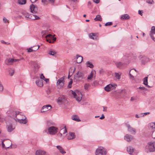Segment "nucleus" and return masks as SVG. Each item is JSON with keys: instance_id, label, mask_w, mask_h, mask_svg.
I'll use <instances>...</instances> for the list:
<instances>
[{"instance_id": "obj_1", "label": "nucleus", "mask_w": 155, "mask_h": 155, "mask_svg": "<svg viewBox=\"0 0 155 155\" xmlns=\"http://www.w3.org/2000/svg\"><path fill=\"white\" fill-rule=\"evenodd\" d=\"M8 114H10L11 116L15 120L20 123L25 124L27 122V120L25 116L23 115L22 113L19 111H16L11 110L8 111Z\"/></svg>"}, {"instance_id": "obj_2", "label": "nucleus", "mask_w": 155, "mask_h": 155, "mask_svg": "<svg viewBox=\"0 0 155 155\" xmlns=\"http://www.w3.org/2000/svg\"><path fill=\"white\" fill-rule=\"evenodd\" d=\"M71 91L74 97L75 98L76 100L78 102L80 101L82 98L81 93L78 91Z\"/></svg>"}, {"instance_id": "obj_3", "label": "nucleus", "mask_w": 155, "mask_h": 155, "mask_svg": "<svg viewBox=\"0 0 155 155\" xmlns=\"http://www.w3.org/2000/svg\"><path fill=\"white\" fill-rule=\"evenodd\" d=\"M46 32H47L46 31H43L42 32V34H43L42 37H45L47 41L49 42L50 43H52L56 41V38H53L52 35L51 34H48L47 35L44 36V35L45 34Z\"/></svg>"}, {"instance_id": "obj_4", "label": "nucleus", "mask_w": 155, "mask_h": 155, "mask_svg": "<svg viewBox=\"0 0 155 155\" xmlns=\"http://www.w3.org/2000/svg\"><path fill=\"white\" fill-rule=\"evenodd\" d=\"M107 151L106 149L102 147H98L96 150V155H106Z\"/></svg>"}, {"instance_id": "obj_5", "label": "nucleus", "mask_w": 155, "mask_h": 155, "mask_svg": "<svg viewBox=\"0 0 155 155\" xmlns=\"http://www.w3.org/2000/svg\"><path fill=\"white\" fill-rule=\"evenodd\" d=\"M154 142H150L148 143L146 146V151L147 152H153L155 150Z\"/></svg>"}, {"instance_id": "obj_6", "label": "nucleus", "mask_w": 155, "mask_h": 155, "mask_svg": "<svg viewBox=\"0 0 155 155\" xmlns=\"http://www.w3.org/2000/svg\"><path fill=\"white\" fill-rule=\"evenodd\" d=\"M138 58L142 64L144 65L150 61V59L148 57L143 55H140L138 56Z\"/></svg>"}, {"instance_id": "obj_7", "label": "nucleus", "mask_w": 155, "mask_h": 155, "mask_svg": "<svg viewBox=\"0 0 155 155\" xmlns=\"http://www.w3.org/2000/svg\"><path fill=\"white\" fill-rule=\"evenodd\" d=\"M58 128L56 127L51 126L48 128V132L50 134L54 135L58 132Z\"/></svg>"}, {"instance_id": "obj_8", "label": "nucleus", "mask_w": 155, "mask_h": 155, "mask_svg": "<svg viewBox=\"0 0 155 155\" xmlns=\"http://www.w3.org/2000/svg\"><path fill=\"white\" fill-rule=\"evenodd\" d=\"M64 83V78L62 77L59 79L57 82V85L58 88L60 89L62 88Z\"/></svg>"}, {"instance_id": "obj_9", "label": "nucleus", "mask_w": 155, "mask_h": 155, "mask_svg": "<svg viewBox=\"0 0 155 155\" xmlns=\"http://www.w3.org/2000/svg\"><path fill=\"white\" fill-rule=\"evenodd\" d=\"M117 86L116 84L112 83L107 85L105 87L104 90L107 92H109L115 88Z\"/></svg>"}, {"instance_id": "obj_10", "label": "nucleus", "mask_w": 155, "mask_h": 155, "mask_svg": "<svg viewBox=\"0 0 155 155\" xmlns=\"http://www.w3.org/2000/svg\"><path fill=\"white\" fill-rule=\"evenodd\" d=\"M150 35L152 39L155 41V27L154 26L151 27Z\"/></svg>"}, {"instance_id": "obj_11", "label": "nucleus", "mask_w": 155, "mask_h": 155, "mask_svg": "<svg viewBox=\"0 0 155 155\" xmlns=\"http://www.w3.org/2000/svg\"><path fill=\"white\" fill-rule=\"evenodd\" d=\"M75 77L77 79H82L84 78V74L81 71H78L76 73Z\"/></svg>"}, {"instance_id": "obj_12", "label": "nucleus", "mask_w": 155, "mask_h": 155, "mask_svg": "<svg viewBox=\"0 0 155 155\" xmlns=\"http://www.w3.org/2000/svg\"><path fill=\"white\" fill-rule=\"evenodd\" d=\"M4 140H3L2 141V145L3 147H4L5 148H8L10 147L11 146L12 144L11 141H10L9 140H8L6 141V142L5 143V144L4 143Z\"/></svg>"}, {"instance_id": "obj_13", "label": "nucleus", "mask_w": 155, "mask_h": 155, "mask_svg": "<svg viewBox=\"0 0 155 155\" xmlns=\"http://www.w3.org/2000/svg\"><path fill=\"white\" fill-rule=\"evenodd\" d=\"M19 61V59L10 58L6 59L5 61V62L7 64L11 65L14 62L18 61Z\"/></svg>"}, {"instance_id": "obj_14", "label": "nucleus", "mask_w": 155, "mask_h": 155, "mask_svg": "<svg viewBox=\"0 0 155 155\" xmlns=\"http://www.w3.org/2000/svg\"><path fill=\"white\" fill-rule=\"evenodd\" d=\"M52 107L51 105H47L43 106L41 109V112H44L48 111L51 109Z\"/></svg>"}, {"instance_id": "obj_15", "label": "nucleus", "mask_w": 155, "mask_h": 155, "mask_svg": "<svg viewBox=\"0 0 155 155\" xmlns=\"http://www.w3.org/2000/svg\"><path fill=\"white\" fill-rule=\"evenodd\" d=\"M135 73L136 69H132L130 71L129 74L130 79L132 80L134 79V75L135 74Z\"/></svg>"}, {"instance_id": "obj_16", "label": "nucleus", "mask_w": 155, "mask_h": 155, "mask_svg": "<svg viewBox=\"0 0 155 155\" xmlns=\"http://www.w3.org/2000/svg\"><path fill=\"white\" fill-rule=\"evenodd\" d=\"M30 9L31 12L33 14L36 13L37 12V7L33 4L30 5Z\"/></svg>"}, {"instance_id": "obj_17", "label": "nucleus", "mask_w": 155, "mask_h": 155, "mask_svg": "<svg viewBox=\"0 0 155 155\" xmlns=\"http://www.w3.org/2000/svg\"><path fill=\"white\" fill-rule=\"evenodd\" d=\"M115 63L117 67L119 68H122L125 65V63L119 61L115 62Z\"/></svg>"}, {"instance_id": "obj_18", "label": "nucleus", "mask_w": 155, "mask_h": 155, "mask_svg": "<svg viewBox=\"0 0 155 155\" xmlns=\"http://www.w3.org/2000/svg\"><path fill=\"white\" fill-rule=\"evenodd\" d=\"M124 139L128 142H130L133 139V137L131 135L127 134L124 136Z\"/></svg>"}, {"instance_id": "obj_19", "label": "nucleus", "mask_w": 155, "mask_h": 155, "mask_svg": "<svg viewBox=\"0 0 155 155\" xmlns=\"http://www.w3.org/2000/svg\"><path fill=\"white\" fill-rule=\"evenodd\" d=\"M35 155H47L46 152L42 150H38L36 152Z\"/></svg>"}, {"instance_id": "obj_20", "label": "nucleus", "mask_w": 155, "mask_h": 155, "mask_svg": "<svg viewBox=\"0 0 155 155\" xmlns=\"http://www.w3.org/2000/svg\"><path fill=\"white\" fill-rule=\"evenodd\" d=\"M89 36L90 38L94 40H96L97 39V36L95 33H90L89 35Z\"/></svg>"}, {"instance_id": "obj_21", "label": "nucleus", "mask_w": 155, "mask_h": 155, "mask_svg": "<svg viewBox=\"0 0 155 155\" xmlns=\"http://www.w3.org/2000/svg\"><path fill=\"white\" fill-rule=\"evenodd\" d=\"M75 136L74 133H70L68 136V140L73 139L75 138Z\"/></svg>"}, {"instance_id": "obj_22", "label": "nucleus", "mask_w": 155, "mask_h": 155, "mask_svg": "<svg viewBox=\"0 0 155 155\" xmlns=\"http://www.w3.org/2000/svg\"><path fill=\"white\" fill-rule=\"evenodd\" d=\"M35 83L39 87H42L43 86V81L40 80H37L35 81Z\"/></svg>"}, {"instance_id": "obj_23", "label": "nucleus", "mask_w": 155, "mask_h": 155, "mask_svg": "<svg viewBox=\"0 0 155 155\" xmlns=\"http://www.w3.org/2000/svg\"><path fill=\"white\" fill-rule=\"evenodd\" d=\"M127 127L128 128V131L131 132L132 134H135V129L132 128L129 125L127 124Z\"/></svg>"}, {"instance_id": "obj_24", "label": "nucleus", "mask_w": 155, "mask_h": 155, "mask_svg": "<svg viewBox=\"0 0 155 155\" xmlns=\"http://www.w3.org/2000/svg\"><path fill=\"white\" fill-rule=\"evenodd\" d=\"M130 18L129 16L127 14H125L122 15L120 17V19L122 20L128 19Z\"/></svg>"}, {"instance_id": "obj_25", "label": "nucleus", "mask_w": 155, "mask_h": 155, "mask_svg": "<svg viewBox=\"0 0 155 155\" xmlns=\"http://www.w3.org/2000/svg\"><path fill=\"white\" fill-rule=\"evenodd\" d=\"M76 62L77 63H81L83 60V57L78 55H76Z\"/></svg>"}, {"instance_id": "obj_26", "label": "nucleus", "mask_w": 155, "mask_h": 155, "mask_svg": "<svg viewBox=\"0 0 155 155\" xmlns=\"http://www.w3.org/2000/svg\"><path fill=\"white\" fill-rule=\"evenodd\" d=\"M56 147L62 154H63L66 153V152L65 151L64 149L61 146H56Z\"/></svg>"}, {"instance_id": "obj_27", "label": "nucleus", "mask_w": 155, "mask_h": 155, "mask_svg": "<svg viewBox=\"0 0 155 155\" xmlns=\"http://www.w3.org/2000/svg\"><path fill=\"white\" fill-rule=\"evenodd\" d=\"M148 77H145L143 79V84L144 85L146 86L147 87H150L148 84Z\"/></svg>"}, {"instance_id": "obj_28", "label": "nucleus", "mask_w": 155, "mask_h": 155, "mask_svg": "<svg viewBox=\"0 0 155 155\" xmlns=\"http://www.w3.org/2000/svg\"><path fill=\"white\" fill-rule=\"evenodd\" d=\"M30 19L32 20H38L40 19V18L35 15L30 14Z\"/></svg>"}, {"instance_id": "obj_29", "label": "nucleus", "mask_w": 155, "mask_h": 155, "mask_svg": "<svg viewBox=\"0 0 155 155\" xmlns=\"http://www.w3.org/2000/svg\"><path fill=\"white\" fill-rule=\"evenodd\" d=\"M7 130L8 132H11L15 129V127H13L12 124H10L7 125Z\"/></svg>"}, {"instance_id": "obj_30", "label": "nucleus", "mask_w": 155, "mask_h": 155, "mask_svg": "<svg viewBox=\"0 0 155 155\" xmlns=\"http://www.w3.org/2000/svg\"><path fill=\"white\" fill-rule=\"evenodd\" d=\"M39 46L38 47H36L35 49H33V47H31V48L27 49V51L28 52H31L33 51H35L38 50L39 48Z\"/></svg>"}, {"instance_id": "obj_31", "label": "nucleus", "mask_w": 155, "mask_h": 155, "mask_svg": "<svg viewBox=\"0 0 155 155\" xmlns=\"http://www.w3.org/2000/svg\"><path fill=\"white\" fill-rule=\"evenodd\" d=\"M127 151L129 154H131L134 151L133 148L131 146H129L127 147Z\"/></svg>"}, {"instance_id": "obj_32", "label": "nucleus", "mask_w": 155, "mask_h": 155, "mask_svg": "<svg viewBox=\"0 0 155 155\" xmlns=\"http://www.w3.org/2000/svg\"><path fill=\"white\" fill-rule=\"evenodd\" d=\"M86 64L87 67H89L91 68H93L94 67L93 64L89 61H87L86 63Z\"/></svg>"}, {"instance_id": "obj_33", "label": "nucleus", "mask_w": 155, "mask_h": 155, "mask_svg": "<svg viewBox=\"0 0 155 155\" xmlns=\"http://www.w3.org/2000/svg\"><path fill=\"white\" fill-rule=\"evenodd\" d=\"M148 127L151 129H155V123L152 122L150 123L148 125Z\"/></svg>"}, {"instance_id": "obj_34", "label": "nucleus", "mask_w": 155, "mask_h": 155, "mask_svg": "<svg viewBox=\"0 0 155 155\" xmlns=\"http://www.w3.org/2000/svg\"><path fill=\"white\" fill-rule=\"evenodd\" d=\"M121 73L120 72L115 73V77L116 79L118 80H120V76Z\"/></svg>"}, {"instance_id": "obj_35", "label": "nucleus", "mask_w": 155, "mask_h": 155, "mask_svg": "<svg viewBox=\"0 0 155 155\" xmlns=\"http://www.w3.org/2000/svg\"><path fill=\"white\" fill-rule=\"evenodd\" d=\"M72 119L76 121L79 122L81 120L79 119L77 115H74L72 117Z\"/></svg>"}, {"instance_id": "obj_36", "label": "nucleus", "mask_w": 155, "mask_h": 155, "mask_svg": "<svg viewBox=\"0 0 155 155\" xmlns=\"http://www.w3.org/2000/svg\"><path fill=\"white\" fill-rule=\"evenodd\" d=\"M64 96H62L61 97H60L58 98L57 102L58 103H61L64 99Z\"/></svg>"}, {"instance_id": "obj_37", "label": "nucleus", "mask_w": 155, "mask_h": 155, "mask_svg": "<svg viewBox=\"0 0 155 155\" xmlns=\"http://www.w3.org/2000/svg\"><path fill=\"white\" fill-rule=\"evenodd\" d=\"M63 126L64 127L63 128L61 129V131L62 132H63V134H64L67 133V130L66 129V126L64 125Z\"/></svg>"}, {"instance_id": "obj_38", "label": "nucleus", "mask_w": 155, "mask_h": 155, "mask_svg": "<svg viewBox=\"0 0 155 155\" xmlns=\"http://www.w3.org/2000/svg\"><path fill=\"white\" fill-rule=\"evenodd\" d=\"M26 0H18V3L20 5H24L26 3Z\"/></svg>"}, {"instance_id": "obj_39", "label": "nucleus", "mask_w": 155, "mask_h": 155, "mask_svg": "<svg viewBox=\"0 0 155 155\" xmlns=\"http://www.w3.org/2000/svg\"><path fill=\"white\" fill-rule=\"evenodd\" d=\"M95 21H102V18L101 15H98L96 16V18L94 19Z\"/></svg>"}, {"instance_id": "obj_40", "label": "nucleus", "mask_w": 155, "mask_h": 155, "mask_svg": "<svg viewBox=\"0 0 155 155\" xmlns=\"http://www.w3.org/2000/svg\"><path fill=\"white\" fill-rule=\"evenodd\" d=\"M94 74V71H91L90 74L88 75L87 77V79L91 80L93 76V74Z\"/></svg>"}, {"instance_id": "obj_41", "label": "nucleus", "mask_w": 155, "mask_h": 155, "mask_svg": "<svg viewBox=\"0 0 155 155\" xmlns=\"http://www.w3.org/2000/svg\"><path fill=\"white\" fill-rule=\"evenodd\" d=\"M14 71L12 69H10L9 70V73L11 76H12L14 74Z\"/></svg>"}, {"instance_id": "obj_42", "label": "nucleus", "mask_w": 155, "mask_h": 155, "mask_svg": "<svg viewBox=\"0 0 155 155\" xmlns=\"http://www.w3.org/2000/svg\"><path fill=\"white\" fill-rule=\"evenodd\" d=\"M24 16L26 18H30V14H29V13H24Z\"/></svg>"}, {"instance_id": "obj_43", "label": "nucleus", "mask_w": 155, "mask_h": 155, "mask_svg": "<svg viewBox=\"0 0 155 155\" xmlns=\"http://www.w3.org/2000/svg\"><path fill=\"white\" fill-rule=\"evenodd\" d=\"M49 54L52 55H54L56 54V52L54 51H50L49 52Z\"/></svg>"}, {"instance_id": "obj_44", "label": "nucleus", "mask_w": 155, "mask_h": 155, "mask_svg": "<svg viewBox=\"0 0 155 155\" xmlns=\"http://www.w3.org/2000/svg\"><path fill=\"white\" fill-rule=\"evenodd\" d=\"M90 85L89 84H85L84 85V89L86 90H88V88L90 87Z\"/></svg>"}, {"instance_id": "obj_45", "label": "nucleus", "mask_w": 155, "mask_h": 155, "mask_svg": "<svg viewBox=\"0 0 155 155\" xmlns=\"http://www.w3.org/2000/svg\"><path fill=\"white\" fill-rule=\"evenodd\" d=\"M41 1L45 5H47L49 2L48 0H41Z\"/></svg>"}, {"instance_id": "obj_46", "label": "nucleus", "mask_w": 155, "mask_h": 155, "mask_svg": "<svg viewBox=\"0 0 155 155\" xmlns=\"http://www.w3.org/2000/svg\"><path fill=\"white\" fill-rule=\"evenodd\" d=\"M146 2L150 4H153L154 2L153 0H146Z\"/></svg>"}, {"instance_id": "obj_47", "label": "nucleus", "mask_w": 155, "mask_h": 155, "mask_svg": "<svg viewBox=\"0 0 155 155\" xmlns=\"http://www.w3.org/2000/svg\"><path fill=\"white\" fill-rule=\"evenodd\" d=\"M3 21L5 23H6L7 22H9V21L5 17H4L3 18Z\"/></svg>"}, {"instance_id": "obj_48", "label": "nucleus", "mask_w": 155, "mask_h": 155, "mask_svg": "<svg viewBox=\"0 0 155 155\" xmlns=\"http://www.w3.org/2000/svg\"><path fill=\"white\" fill-rule=\"evenodd\" d=\"M72 83V81H71L69 82L68 85V88H70L71 87V84Z\"/></svg>"}, {"instance_id": "obj_49", "label": "nucleus", "mask_w": 155, "mask_h": 155, "mask_svg": "<svg viewBox=\"0 0 155 155\" xmlns=\"http://www.w3.org/2000/svg\"><path fill=\"white\" fill-rule=\"evenodd\" d=\"M112 24V22H109L106 23L105 25V26H110Z\"/></svg>"}, {"instance_id": "obj_50", "label": "nucleus", "mask_w": 155, "mask_h": 155, "mask_svg": "<svg viewBox=\"0 0 155 155\" xmlns=\"http://www.w3.org/2000/svg\"><path fill=\"white\" fill-rule=\"evenodd\" d=\"M152 137L153 138L155 139V130L152 132Z\"/></svg>"}, {"instance_id": "obj_51", "label": "nucleus", "mask_w": 155, "mask_h": 155, "mask_svg": "<svg viewBox=\"0 0 155 155\" xmlns=\"http://www.w3.org/2000/svg\"><path fill=\"white\" fill-rule=\"evenodd\" d=\"M40 78L41 79L44 80V79H45V77L44 76L43 74H41L40 76Z\"/></svg>"}, {"instance_id": "obj_52", "label": "nucleus", "mask_w": 155, "mask_h": 155, "mask_svg": "<svg viewBox=\"0 0 155 155\" xmlns=\"http://www.w3.org/2000/svg\"><path fill=\"white\" fill-rule=\"evenodd\" d=\"M143 12L142 10H140L138 11V14H140V15L142 16L143 15Z\"/></svg>"}, {"instance_id": "obj_53", "label": "nucleus", "mask_w": 155, "mask_h": 155, "mask_svg": "<svg viewBox=\"0 0 155 155\" xmlns=\"http://www.w3.org/2000/svg\"><path fill=\"white\" fill-rule=\"evenodd\" d=\"M1 42L2 43V44H8V45H9L10 44V43H8V42H5V41H4L3 40H1Z\"/></svg>"}, {"instance_id": "obj_54", "label": "nucleus", "mask_w": 155, "mask_h": 155, "mask_svg": "<svg viewBox=\"0 0 155 155\" xmlns=\"http://www.w3.org/2000/svg\"><path fill=\"white\" fill-rule=\"evenodd\" d=\"M94 2L98 4L100 2V0H93Z\"/></svg>"}, {"instance_id": "obj_55", "label": "nucleus", "mask_w": 155, "mask_h": 155, "mask_svg": "<svg viewBox=\"0 0 155 155\" xmlns=\"http://www.w3.org/2000/svg\"><path fill=\"white\" fill-rule=\"evenodd\" d=\"M43 80H44L46 82V83H48L49 82V79H47V78H45V79H44Z\"/></svg>"}, {"instance_id": "obj_56", "label": "nucleus", "mask_w": 155, "mask_h": 155, "mask_svg": "<svg viewBox=\"0 0 155 155\" xmlns=\"http://www.w3.org/2000/svg\"><path fill=\"white\" fill-rule=\"evenodd\" d=\"M139 88L143 90H145L146 89V88L144 87H139Z\"/></svg>"}, {"instance_id": "obj_57", "label": "nucleus", "mask_w": 155, "mask_h": 155, "mask_svg": "<svg viewBox=\"0 0 155 155\" xmlns=\"http://www.w3.org/2000/svg\"><path fill=\"white\" fill-rule=\"evenodd\" d=\"M104 117H104V115L103 114H102V115L101 117L100 118V119H104Z\"/></svg>"}, {"instance_id": "obj_58", "label": "nucleus", "mask_w": 155, "mask_h": 155, "mask_svg": "<svg viewBox=\"0 0 155 155\" xmlns=\"http://www.w3.org/2000/svg\"><path fill=\"white\" fill-rule=\"evenodd\" d=\"M150 114V112H146V113H144L143 114V116H145L147 114Z\"/></svg>"}, {"instance_id": "obj_59", "label": "nucleus", "mask_w": 155, "mask_h": 155, "mask_svg": "<svg viewBox=\"0 0 155 155\" xmlns=\"http://www.w3.org/2000/svg\"><path fill=\"white\" fill-rule=\"evenodd\" d=\"M49 2H50L52 3H53L55 1V0H48Z\"/></svg>"}, {"instance_id": "obj_60", "label": "nucleus", "mask_w": 155, "mask_h": 155, "mask_svg": "<svg viewBox=\"0 0 155 155\" xmlns=\"http://www.w3.org/2000/svg\"><path fill=\"white\" fill-rule=\"evenodd\" d=\"M134 100V99L133 98V97H132L131 98L130 100L131 101H133Z\"/></svg>"}, {"instance_id": "obj_61", "label": "nucleus", "mask_w": 155, "mask_h": 155, "mask_svg": "<svg viewBox=\"0 0 155 155\" xmlns=\"http://www.w3.org/2000/svg\"><path fill=\"white\" fill-rule=\"evenodd\" d=\"M107 110L106 108H104L103 111H106Z\"/></svg>"}, {"instance_id": "obj_62", "label": "nucleus", "mask_w": 155, "mask_h": 155, "mask_svg": "<svg viewBox=\"0 0 155 155\" xmlns=\"http://www.w3.org/2000/svg\"><path fill=\"white\" fill-rule=\"evenodd\" d=\"M86 21H87V22H88V21H89V20H88V19H86Z\"/></svg>"}, {"instance_id": "obj_63", "label": "nucleus", "mask_w": 155, "mask_h": 155, "mask_svg": "<svg viewBox=\"0 0 155 155\" xmlns=\"http://www.w3.org/2000/svg\"><path fill=\"white\" fill-rule=\"evenodd\" d=\"M139 117L138 116V115L136 114V118H138Z\"/></svg>"}, {"instance_id": "obj_64", "label": "nucleus", "mask_w": 155, "mask_h": 155, "mask_svg": "<svg viewBox=\"0 0 155 155\" xmlns=\"http://www.w3.org/2000/svg\"><path fill=\"white\" fill-rule=\"evenodd\" d=\"M91 2H88V5H89H89H91Z\"/></svg>"}]
</instances>
